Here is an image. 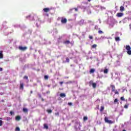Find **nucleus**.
<instances>
[{"instance_id": "nucleus-29", "label": "nucleus", "mask_w": 131, "mask_h": 131, "mask_svg": "<svg viewBox=\"0 0 131 131\" xmlns=\"http://www.w3.org/2000/svg\"><path fill=\"white\" fill-rule=\"evenodd\" d=\"M76 124H79V125L80 126H81V123H80V121H77V122H76Z\"/></svg>"}, {"instance_id": "nucleus-12", "label": "nucleus", "mask_w": 131, "mask_h": 131, "mask_svg": "<svg viewBox=\"0 0 131 131\" xmlns=\"http://www.w3.org/2000/svg\"><path fill=\"white\" fill-rule=\"evenodd\" d=\"M43 128H46V129H49V126H48L47 124H44Z\"/></svg>"}, {"instance_id": "nucleus-8", "label": "nucleus", "mask_w": 131, "mask_h": 131, "mask_svg": "<svg viewBox=\"0 0 131 131\" xmlns=\"http://www.w3.org/2000/svg\"><path fill=\"white\" fill-rule=\"evenodd\" d=\"M116 16L117 17H122V16H123V13H119V12L117 13L116 14Z\"/></svg>"}, {"instance_id": "nucleus-14", "label": "nucleus", "mask_w": 131, "mask_h": 131, "mask_svg": "<svg viewBox=\"0 0 131 131\" xmlns=\"http://www.w3.org/2000/svg\"><path fill=\"white\" fill-rule=\"evenodd\" d=\"M63 43L64 45H69V43H70V41H69V40L64 41H63Z\"/></svg>"}, {"instance_id": "nucleus-24", "label": "nucleus", "mask_w": 131, "mask_h": 131, "mask_svg": "<svg viewBox=\"0 0 131 131\" xmlns=\"http://www.w3.org/2000/svg\"><path fill=\"white\" fill-rule=\"evenodd\" d=\"M24 79H26L27 80H28V76H24Z\"/></svg>"}, {"instance_id": "nucleus-16", "label": "nucleus", "mask_w": 131, "mask_h": 131, "mask_svg": "<svg viewBox=\"0 0 131 131\" xmlns=\"http://www.w3.org/2000/svg\"><path fill=\"white\" fill-rule=\"evenodd\" d=\"M120 12H123V11H124V7L121 6L120 8Z\"/></svg>"}, {"instance_id": "nucleus-53", "label": "nucleus", "mask_w": 131, "mask_h": 131, "mask_svg": "<svg viewBox=\"0 0 131 131\" xmlns=\"http://www.w3.org/2000/svg\"><path fill=\"white\" fill-rule=\"evenodd\" d=\"M126 102H127V100H126Z\"/></svg>"}, {"instance_id": "nucleus-15", "label": "nucleus", "mask_w": 131, "mask_h": 131, "mask_svg": "<svg viewBox=\"0 0 131 131\" xmlns=\"http://www.w3.org/2000/svg\"><path fill=\"white\" fill-rule=\"evenodd\" d=\"M104 109H105V107H104V106H101L100 110V112H103Z\"/></svg>"}, {"instance_id": "nucleus-46", "label": "nucleus", "mask_w": 131, "mask_h": 131, "mask_svg": "<svg viewBox=\"0 0 131 131\" xmlns=\"http://www.w3.org/2000/svg\"><path fill=\"white\" fill-rule=\"evenodd\" d=\"M41 100H42V102H43V101H45V99H43V98H42Z\"/></svg>"}, {"instance_id": "nucleus-50", "label": "nucleus", "mask_w": 131, "mask_h": 131, "mask_svg": "<svg viewBox=\"0 0 131 131\" xmlns=\"http://www.w3.org/2000/svg\"><path fill=\"white\" fill-rule=\"evenodd\" d=\"M15 131H17V127L15 128Z\"/></svg>"}, {"instance_id": "nucleus-27", "label": "nucleus", "mask_w": 131, "mask_h": 131, "mask_svg": "<svg viewBox=\"0 0 131 131\" xmlns=\"http://www.w3.org/2000/svg\"><path fill=\"white\" fill-rule=\"evenodd\" d=\"M120 100H121V101H125V99H124V97H121L120 98Z\"/></svg>"}, {"instance_id": "nucleus-36", "label": "nucleus", "mask_w": 131, "mask_h": 131, "mask_svg": "<svg viewBox=\"0 0 131 131\" xmlns=\"http://www.w3.org/2000/svg\"><path fill=\"white\" fill-rule=\"evenodd\" d=\"M69 106H72V102H69L68 103Z\"/></svg>"}, {"instance_id": "nucleus-1", "label": "nucleus", "mask_w": 131, "mask_h": 131, "mask_svg": "<svg viewBox=\"0 0 131 131\" xmlns=\"http://www.w3.org/2000/svg\"><path fill=\"white\" fill-rule=\"evenodd\" d=\"M126 50H127V54H128V55H131V48L130 46H129V45H127L126 46Z\"/></svg>"}, {"instance_id": "nucleus-25", "label": "nucleus", "mask_w": 131, "mask_h": 131, "mask_svg": "<svg viewBox=\"0 0 131 131\" xmlns=\"http://www.w3.org/2000/svg\"><path fill=\"white\" fill-rule=\"evenodd\" d=\"M47 112H48V113H52V111L51 110H47Z\"/></svg>"}, {"instance_id": "nucleus-33", "label": "nucleus", "mask_w": 131, "mask_h": 131, "mask_svg": "<svg viewBox=\"0 0 131 131\" xmlns=\"http://www.w3.org/2000/svg\"><path fill=\"white\" fill-rule=\"evenodd\" d=\"M119 92H118V91H116L115 92V95H119Z\"/></svg>"}, {"instance_id": "nucleus-49", "label": "nucleus", "mask_w": 131, "mask_h": 131, "mask_svg": "<svg viewBox=\"0 0 131 131\" xmlns=\"http://www.w3.org/2000/svg\"><path fill=\"white\" fill-rule=\"evenodd\" d=\"M2 102H5V100H2Z\"/></svg>"}, {"instance_id": "nucleus-28", "label": "nucleus", "mask_w": 131, "mask_h": 131, "mask_svg": "<svg viewBox=\"0 0 131 131\" xmlns=\"http://www.w3.org/2000/svg\"><path fill=\"white\" fill-rule=\"evenodd\" d=\"M70 60L69 59V58L67 57L66 58V62H67L68 63H69Z\"/></svg>"}, {"instance_id": "nucleus-6", "label": "nucleus", "mask_w": 131, "mask_h": 131, "mask_svg": "<svg viewBox=\"0 0 131 131\" xmlns=\"http://www.w3.org/2000/svg\"><path fill=\"white\" fill-rule=\"evenodd\" d=\"M61 22L62 24H66L67 23V19L62 17Z\"/></svg>"}, {"instance_id": "nucleus-47", "label": "nucleus", "mask_w": 131, "mask_h": 131, "mask_svg": "<svg viewBox=\"0 0 131 131\" xmlns=\"http://www.w3.org/2000/svg\"><path fill=\"white\" fill-rule=\"evenodd\" d=\"M15 120H17V116L15 117Z\"/></svg>"}, {"instance_id": "nucleus-13", "label": "nucleus", "mask_w": 131, "mask_h": 131, "mask_svg": "<svg viewBox=\"0 0 131 131\" xmlns=\"http://www.w3.org/2000/svg\"><path fill=\"white\" fill-rule=\"evenodd\" d=\"M4 58V55L3 54V51H0V59Z\"/></svg>"}, {"instance_id": "nucleus-20", "label": "nucleus", "mask_w": 131, "mask_h": 131, "mask_svg": "<svg viewBox=\"0 0 131 131\" xmlns=\"http://www.w3.org/2000/svg\"><path fill=\"white\" fill-rule=\"evenodd\" d=\"M88 119V118L86 116H84L83 118V121H86Z\"/></svg>"}, {"instance_id": "nucleus-19", "label": "nucleus", "mask_w": 131, "mask_h": 131, "mask_svg": "<svg viewBox=\"0 0 131 131\" xmlns=\"http://www.w3.org/2000/svg\"><path fill=\"white\" fill-rule=\"evenodd\" d=\"M115 40L116 41H119V40H120V38L119 37H116Z\"/></svg>"}, {"instance_id": "nucleus-7", "label": "nucleus", "mask_w": 131, "mask_h": 131, "mask_svg": "<svg viewBox=\"0 0 131 131\" xmlns=\"http://www.w3.org/2000/svg\"><path fill=\"white\" fill-rule=\"evenodd\" d=\"M43 11L45 12V13H48V12H50V8H45L43 9Z\"/></svg>"}, {"instance_id": "nucleus-51", "label": "nucleus", "mask_w": 131, "mask_h": 131, "mask_svg": "<svg viewBox=\"0 0 131 131\" xmlns=\"http://www.w3.org/2000/svg\"><path fill=\"white\" fill-rule=\"evenodd\" d=\"M119 61L117 60V63H119Z\"/></svg>"}, {"instance_id": "nucleus-40", "label": "nucleus", "mask_w": 131, "mask_h": 131, "mask_svg": "<svg viewBox=\"0 0 131 131\" xmlns=\"http://www.w3.org/2000/svg\"><path fill=\"white\" fill-rule=\"evenodd\" d=\"M75 12H77V11H78V9L77 8H74Z\"/></svg>"}, {"instance_id": "nucleus-17", "label": "nucleus", "mask_w": 131, "mask_h": 131, "mask_svg": "<svg viewBox=\"0 0 131 131\" xmlns=\"http://www.w3.org/2000/svg\"><path fill=\"white\" fill-rule=\"evenodd\" d=\"M90 73H95V69H91L90 71Z\"/></svg>"}, {"instance_id": "nucleus-26", "label": "nucleus", "mask_w": 131, "mask_h": 131, "mask_svg": "<svg viewBox=\"0 0 131 131\" xmlns=\"http://www.w3.org/2000/svg\"><path fill=\"white\" fill-rule=\"evenodd\" d=\"M98 33H99V34H102L104 33V32L102 31L99 30L98 31Z\"/></svg>"}, {"instance_id": "nucleus-48", "label": "nucleus", "mask_w": 131, "mask_h": 131, "mask_svg": "<svg viewBox=\"0 0 131 131\" xmlns=\"http://www.w3.org/2000/svg\"><path fill=\"white\" fill-rule=\"evenodd\" d=\"M6 23H7V22L5 21V22L4 23V24H6Z\"/></svg>"}, {"instance_id": "nucleus-52", "label": "nucleus", "mask_w": 131, "mask_h": 131, "mask_svg": "<svg viewBox=\"0 0 131 131\" xmlns=\"http://www.w3.org/2000/svg\"><path fill=\"white\" fill-rule=\"evenodd\" d=\"M88 2H91L92 0H88Z\"/></svg>"}, {"instance_id": "nucleus-45", "label": "nucleus", "mask_w": 131, "mask_h": 131, "mask_svg": "<svg viewBox=\"0 0 131 131\" xmlns=\"http://www.w3.org/2000/svg\"><path fill=\"white\" fill-rule=\"evenodd\" d=\"M32 93H33V92L32 91H30V94H32Z\"/></svg>"}, {"instance_id": "nucleus-42", "label": "nucleus", "mask_w": 131, "mask_h": 131, "mask_svg": "<svg viewBox=\"0 0 131 131\" xmlns=\"http://www.w3.org/2000/svg\"><path fill=\"white\" fill-rule=\"evenodd\" d=\"M31 17V15H29V16H27V18L28 19V18H30Z\"/></svg>"}, {"instance_id": "nucleus-37", "label": "nucleus", "mask_w": 131, "mask_h": 131, "mask_svg": "<svg viewBox=\"0 0 131 131\" xmlns=\"http://www.w3.org/2000/svg\"><path fill=\"white\" fill-rule=\"evenodd\" d=\"M10 114H11V115H14V113L12 111H10Z\"/></svg>"}, {"instance_id": "nucleus-34", "label": "nucleus", "mask_w": 131, "mask_h": 131, "mask_svg": "<svg viewBox=\"0 0 131 131\" xmlns=\"http://www.w3.org/2000/svg\"><path fill=\"white\" fill-rule=\"evenodd\" d=\"M66 83V84H68L69 83H72V81H70L67 82Z\"/></svg>"}, {"instance_id": "nucleus-21", "label": "nucleus", "mask_w": 131, "mask_h": 131, "mask_svg": "<svg viewBox=\"0 0 131 131\" xmlns=\"http://www.w3.org/2000/svg\"><path fill=\"white\" fill-rule=\"evenodd\" d=\"M103 72L105 74H107L108 73V69H106L104 70Z\"/></svg>"}, {"instance_id": "nucleus-9", "label": "nucleus", "mask_w": 131, "mask_h": 131, "mask_svg": "<svg viewBox=\"0 0 131 131\" xmlns=\"http://www.w3.org/2000/svg\"><path fill=\"white\" fill-rule=\"evenodd\" d=\"M23 111L24 113H28V109H27V108L24 107L23 108Z\"/></svg>"}, {"instance_id": "nucleus-39", "label": "nucleus", "mask_w": 131, "mask_h": 131, "mask_svg": "<svg viewBox=\"0 0 131 131\" xmlns=\"http://www.w3.org/2000/svg\"><path fill=\"white\" fill-rule=\"evenodd\" d=\"M59 83H60V85H62V84H63V83H64V82L61 81V82H59Z\"/></svg>"}, {"instance_id": "nucleus-23", "label": "nucleus", "mask_w": 131, "mask_h": 131, "mask_svg": "<svg viewBox=\"0 0 131 131\" xmlns=\"http://www.w3.org/2000/svg\"><path fill=\"white\" fill-rule=\"evenodd\" d=\"M20 119H21V117L20 116H17V120L19 121Z\"/></svg>"}, {"instance_id": "nucleus-41", "label": "nucleus", "mask_w": 131, "mask_h": 131, "mask_svg": "<svg viewBox=\"0 0 131 131\" xmlns=\"http://www.w3.org/2000/svg\"><path fill=\"white\" fill-rule=\"evenodd\" d=\"M55 115H57V116H59V112L56 113Z\"/></svg>"}, {"instance_id": "nucleus-38", "label": "nucleus", "mask_w": 131, "mask_h": 131, "mask_svg": "<svg viewBox=\"0 0 131 131\" xmlns=\"http://www.w3.org/2000/svg\"><path fill=\"white\" fill-rule=\"evenodd\" d=\"M89 38L90 39H93V36L89 35Z\"/></svg>"}, {"instance_id": "nucleus-43", "label": "nucleus", "mask_w": 131, "mask_h": 131, "mask_svg": "<svg viewBox=\"0 0 131 131\" xmlns=\"http://www.w3.org/2000/svg\"><path fill=\"white\" fill-rule=\"evenodd\" d=\"M17 130L20 131V128H19V127H17Z\"/></svg>"}, {"instance_id": "nucleus-4", "label": "nucleus", "mask_w": 131, "mask_h": 131, "mask_svg": "<svg viewBox=\"0 0 131 131\" xmlns=\"http://www.w3.org/2000/svg\"><path fill=\"white\" fill-rule=\"evenodd\" d=\"M89 84L92 85L93 89H96V88H97V83L93 82V81L92 80L89 82Z\"/></svg>"}, {"instance_id": "nucleus-31", "label": "nucleus", "mask_w": 131, "mask_h": 131, "mask_svg": "<svg viewBox=\"0 0 131 131\" xmlns=\"http://www.w3.org/2000/svg\"><path fill=\"white\" fill-rule=\"evenodd\" d=\"M11 119H12V118L8 117L7 118L6 120H7V121H9L11 120Z\"/></svg>"}, {"instance_id": "nucleus-10", "label": "nucleus", "mask_w": 131, "mask_h": 131, "mask_svg": "<svg viewBox=\"0 0 131 131\" xmlns=\"http://www.w3.org/2000/svg\"><path fill=\"white\" fill-rule=\"evenodd\" d=\"M111 88H112V92H115V85H111Z\"/></svg>"}, {"instance_id": "nucleus-22", "label": "nucleus", "mask_w": 131, "mask_h": 131, "mask_svg": "<svg viewBox=\"0 0 131 131\" xmlns=\"http://www.w3.org/2000/svg\"><path fill=\"white\" fill-rule=\"evenodd\" d=\"M96 48H97V45L94 44L92 46V49H96Z\"/></svg>"}, {"instance_id": "nucleus-30", "label": "nucleus", "mask_w": 131, "mask_h": 131, "mask_svg": "<svg viewBox=\"0 0 131 131\" xmlns=\"http://www.w3.org/2000/svg\"><path fill=\"white\" fill-rule=\"evenodd\" d=\"M118 102V99H115L114 100V103L115 104V103H117Z\"/></svg>"}, {"instance_id": "nucleus-32", "label": "nucleus", "mask_w": 131, "mask_h": 131, "mask_svg": "<svg viewBox=\"0 0 131 131\" xmlns=\"http://www.w3.org/2000/svg\"><path fill=\"white\" fill-rule=\"evenodd\" d=\"M44 78H45V79H49V76H48L47 75H45L44 76Z\"/></svg>"}, {"instance_id": "nucleus-18", "label": "nucleus", "mask_w": 131, "mask_h": 131, "mask_svg": "<svg viewBox=\"0 0 131 131\" xmlns=\"http://www.w3.org/2000/svg\"><path fill=\"white\" fill-rule=\"evenodd\" d=\"M128 106H129V104L127 103L126 104H125V105L124 106V108L125 109H127V108H128Z\"/></svg>"}, {"instance_id": "nucleus-11", "label": "nucleus", "mask_w": 131, "mask_h": 131, "mask_svg": "<svg viewBox=\"0 0 131 131\" xmlns=\"http://www.w3.org/2000/svg\"><path fill=\"white\" fill-rule=\"evenodd\" d=\"M60 97H61V98H65V97H66V95L64 93H61L60 94Z\"/></svg>"}, {"instance_id": "nucleus-3", "label": "nucleus", "mask_w": 131, "mask_h": 131, "mask_svg": "<svg viewBox=\"0 0 131 131\" xmlns=\"http://www.w3.org/2000/svg\"><path fill=\"white\" fill-rule=\"evenodd\" d=\"M18 49L20 51H22L23 52H25V51H26L27 50V47H22L21 46L18 47Z\"/></svg>"}, {"instance_id": "nucleus-5", "label": "nucleus", "mask_w": 131, "mask_h": 131, "mask_svg": "<svg viewBox=\"0 0 131 131\" xmlns=\"http://www.w3.org/2000/svg\"><path fill=\"white\" fill-rule=\"evenodd\" d=\"M19 90L23 91L24 90V83L21 82L19 84Z\"/></svg>"}, {"instance_id": "nucleus-44", "label": "nucleus", "mask_w": 131, "mask_h": 131, "mask_svg": "<svg viewBox=\"0 0 131 131\" xmlns=\"http://www.w3.org/2000/svg\"><path fill=\"white\" fill-rule=\"evenodd\" d=\"M0 71H3V68H0Z\"/></svg>"}, {"instance_id": "nucleus-35", "label": "nucleus", "mask_w": 131, "mask_h": 131, "mask_svg": "<svg viewBox=\"0 0 131 131\" xmlns=\"http://www.w3.org/2000/svg\"><path fill=\"white\" fill-rule=\"evenodd\" d=\"M3 125V121L0 120V126H2Z\"/></svg>"}, {"instance_id": "nucleus-2", "label": "nucleus", "mask_w": 131, "mask_h": 131, "mask_svg": "<svg viewBox=\"0 0 131 131\" xmlns=\"http://www.w3.org/2000/svg\"><path fill=\"white\" fill-rule=\"evenodd\" d=\"M104 121L105 122H106V123H109L110 124H112V123H113V121H112V120H108L107 117H105L104 118Z\"/></svg>"}]
</instances>
